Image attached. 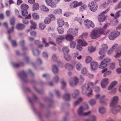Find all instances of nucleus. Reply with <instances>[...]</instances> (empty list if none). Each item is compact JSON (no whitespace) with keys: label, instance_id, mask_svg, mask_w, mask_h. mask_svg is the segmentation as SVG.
<instances>
[{"label":"nucleus","instance_id":"nucleus-1","mask_svg":"<svg viewBox=\"0 0 121 121\" xmlns=\"http://www.w3.org/2000/svg\"><path fill=\"white\" fill-rule=\"evenodd\" d=\"M20 8L22 16H27L28 13L27 10L29 8L28 5L25 4H22L21 5Z\"/></svg>","mask_w":121,"mask_h":121},{"label":"nucleus","instance_id":"nucleus-2","mask_svg":"<svg viewBox=\"0 0 121 121\" xmlns=\"http://www.w3.org/2000/svg\"><path fill=\"white\" fill-rule=\"evenodd\" d=\"M121 34V31H113L109 34L108 37L110 40H114Z\"/></svg>","mask_w":121,"mask_h":121},{"label":"nucleus","instance_id":"nucleus-3","mask_svg":"<svg viewBox=\"0 0 121 121\" xmlns=\"http://www.w3.org/2000/svg\"><path fill=\"white\" fill-rule=\"evenodd\" d=\"M100 31H92L91 32V38L96 39L99 36L101 35Z\"/></svg>","mask_w":121,"mask_h":121},{"label":"nucleus","instance_id":"nucleus-4","mask_svg":"<svg viewBox=\"0 0 121 121\" xmlns=\"http://www.w3.org/2000/svg\"><path fill=\"white\" fill-rule=\"evenodd\" d=\"M88 6L91 11L95 12L96 10L98 8L97 5L95 1H92L88 4Z\"/></svg>","mask_w":121,"mask_h":121},{"label":"nucleus","instance_id":"nucleus-5","mask_svg":"<svg viewBox=\"0 0 121 121\" xmlns=\"http://www.w3.org/2000/svg\"><path fill=\"white\" fill-rule=\"evenodd\" d=\"M110 61V60L109 58L104 59L100 63L99 67L100 69H103L106 67Z\"/></svg>","mask_w":121,"mask_h":121},{"label":"nucleus","instance_id":"nucleus-6","mask_svg":"<svg viewBox=\"0 0 121 121\" xmlns=\"http://www.w3.org/2000/svg\"><path fill=\"white\" fill-rule=\"evenodd\" d=\"M84 24L87 29H89L90 27L94 28L95 26L94 23L92 21L88 19L84 21Z\"/></svg>","mask_w":121,"mask_h":121},{"label":"nucleus","instance_id":"nucleus-7","mask_svg":"<svg viewBox=\"0 0 121 121\" xmlns=\"http://www.w3.org/2000/svg\"><path fill=\"white\" fill-rule=\"evenodd\" d=\"M83 108L82 107H80L78 110V115H79L86 116L90 114L91 112L89 111L87 112H83Z\"/></svg>","mask_w":121,"mask_h":121},{"label":"nucleus","instance_id":"nucleus-8","mask_svg":"<svg viewBox=\"0 0 121 121\" xmlns=\"http://www.w3.org/2000/svg\"><path fill=\"white\" fill-rule=\"evenodd\" d=\"M20 77L25 82H27V76L24 71H22L19 74Z\"/></svg>","mask_w":121,"mask_h":121},{"label":"nucleus","instance_id":"nucleus-9","mask_svg":"<svg viewBox=\"0 0 121 121\" xmlns=\"http://www.w3.org/2000/svg\"><path fill=\"white\" fill-rule=\"evenodd\" d=\"M78 81V78L75 77L73 79L72 78L69 80V83L70 85L72 86L77 85Z\"/></svg>","mask_w":121,"mask_h":121},{"label":"nucleus","instance_id":"nucleus-10","mask_svg":"<svg viewBox=\"0 0 121 121\" xmlns=\"http://www.w3.org/2000/svg\"><path fill=\"white\" fill-rule=\"evenodd\" d=\"M82 4V2H78L76 1H73L71 3L70 5V7L71 8H76L77 7L81 5Z\"/></svg>","mask_w":121,"mask_h":121},{"label":"nucleus","instance_id":"nucleus-11","mask_svg":"<svg viewBox=\"0 0 121 121\" xmlns=\"http://www.w3.org/2000/svg\"><path fill=\"white\" fill-rule=\"evenodd\" d=\"M108 82V78L104 79L102 80L101 82V86L103 88H105L107 86Z\"/></svg>","mask_w":121,"mask_h":121},{"label":"nucleus","instance_id":"nucleus-12","mask_svg":"<svg viewBox=\"0 0 121 121\" xmlns=\"http://www.w3.org/2000/svg\"><path fill=\"white\" fill-rule=\"evenodd\" d=\"M100 95L99 94H96L95 95V98L96 99H98V98H100V103L103 105H106V103L103 100L105 98V96L104 95L100 97Z\"/></svg>","mask_w":121,"mask_h":121},{"label":"nucleus","instance_id":"nucleus-13","mask_svg":"<svg viewBox=\"0 0 121 121\" xmlns=\"http://www.w3.org/2000/svg\"><path fill=\"white\" fill-rule=\"evenodd\" d=\"M57 23L59 25V27L57 28V30H60V29L59 28H60V29L62 27L64 24V22L63 19L60 18L57 20Z\"/></svg>","mask_w":121,"mask_h":121},{"label":"nucleus","instance_id":"nucleus-14","mask_svg":"<svg viewBox=\"0 0 121 121\" xmlns=\"http://www.w3.org/2000/svg\"><path fill=\"white\" fill-rule=\"evenodd\" d=\"M91 70L94 71L96 69L98 68V64L96 62H92L91 63Z\"/></svg>","mask_w":121,"mask_h":121},{"label":"nucleus","instance_id":"nucleus-15","mask_svg":"<svg viewBox=\"0 0 121 121\" xmlns=\"http://www.w3.org/2000/svg\"><path fill=\"white\" fill-rule=\"evenodd\" d=\"M118 98L117 96H115L113 97L112 100L110 104L111 106H114L118 101Z\"/></svg>","mask_w":121,"mask_h":121},{"label":"nucleus","instance_id":"nucleus-16","mask_svg":"<svg viewBox=\"0 0 121 121\" xmlns=\"http://www.w3.org/2000/svg\"><path fill=\"white\" fill-rule=\"evenodd\" d=\"M121 108V107L120 105H117L115 108H113L111 109V111L113 114H116L117 112L120 110Z\"/></svg>","mask_w":121,"mask_h":121},{"label":"nucleus","instance_id":"nucleus-17","mask_svg":"<svg viewBox=\"0 0 121 121\" xmlns=\"http://www.w3.org/2000/svg\"><path fill=\"white\" fill-rule=\"evenodd\" d=\"M106 17L105 15L102 14H100L98 17V21L100 22H102L105 19Z\"/></svg>","mask_w":121,"mask_h":121},{"label":"nucleus","instance_id":"nucleus-18","mask_svg":"<svg viewBox=\"0 0 121 121\" xmlns=\"http://www.w3.org/2000/svg\"><path fill=\"white\" fill-rule=\"evenodd\" d=\"M78 42L79 44L81 45L82 46H85L87 45V43L84 40L82 39L78 40Z\"/></svg>","mask_w":121,"mask_h":121},{"label":"nucleus","instance_id":"nucleus-19","mask_svg":"<svg viewBox=\"0 0 121 121\" xmlns=\"http://www.w3.org/2000/svg\"><path fill=\"white\" fill-rule=\"evenodd\" d=\"M73 39V36L71 34H68L65 36V39L67 41L71 42Z\"/></svg>","mask_w":121,"mask_h":121},{"label":"nucleus","instance_id":"nucleus-20","mask_svg":"<svg viewBox=\"0 0 121 121\" xmlns=\"http://www.w3.org/2000/svg\"><path fill=\"white\" fill-rule=\"evenodd\" d=\"M39 8V4L37 3H35L33 4L32 9L33 11H35L38 10Z\"/></svg>","mask_w":121,"mask_h":121},{"label":"nucleus","instance_id":"nucleus-21","mask_svg":"<svg viewBox=\"0 0 121 121\" xmlns=\"http://www.w3.org/2000/svg\"><path fill=\"white\" fill-rule=\"evenodd\" d=\"M25 27L24 25L21 23L17 24L16 26V28L18 30H23Z\"/></svg>","mask_w":121,"mask_h":121},{"label":"nucleus","instance_id":"nucleus-22","mask_svg":"<svg viewBox=\"0 0 121 121\" xmlns=\"http://www.w3.org/2000/svg\"><path fill=\"white\" fill-rule=\"evenodd\" d=\"M30 22L31 24L30 26V28L31 30H35L36 28V24L33 21L31 20L30 21Z\"/></svg>","mask_w":121,"mask_h":121},{"label":"nucleus","instance_id":"nucleus-23","mask_svg":"<svg viewBox=\"0 0 121 121\" xmlns=\"http://www.w3.org/2000/svg\"><path fill=\"white\" fill-rule=\"evenodd\" d=\"M52 70L54 74L57 73L58 72L57 67L55 65H53L52 66Z\"/></svg>","mask_w":121,"mask_h":121},{"label":"nucleus","instance_id":"nucleus-24","mask_svg":"<svg viewBox=\"0 0 121 121\" xmlns=\"http://www.w3.org/2000/svg\"><path fill=\"white\" fill-rule=\"evenodd\" d=\"M91 88L87 86L86 88L87 91L89 92L87 94V95L88 96H89L90 95H92V91Z\"/></svg>","mask_w":121,"mask_h":121},{"label":"nucleus","instance_id":"nucleus-25","mask_svg":"<svg viewBox=\"0 0 121 121\" xmlns=\"http://www.w3.org/2000/svg\"><path fill=\"white\" fill-rule=\"evenodd\" d=\"M63 97L65 101H68L70 99V94L68 93H66L64 95Z\"/></svg>","mask_w":121,"mask_h":121},{"label":"nucleus","instance_id":"nucleus-26","mask_svg":"<svg viewBox=\"0 0 121 121\" xmlns=\"http://www.w3.org/2000/svg\"><path fill=\"white\" fill-rule=\"evenodd\" d=\"M20 45L22 47V49L23 51H24L27 49V48L26 47L24 46V41L23 40L20 41Z\"/></svg>","mask_w":121,"mask_h":121},{"label":"nucleus","instance_id":"nucleus-27","mask_svg":"<svg viewBox=\"0 0 121 121\" xmlns=\"http://www.w3.org/2000/svg\"><path fill=\"white\" fill-rule=\"evenodd\" d=\"M117 83V82L115 81L112 82L108 87V89L109 90H110Z\"/></svg>","mask_w":121,"mask_h":121},{"label":"nucleus","instance_id":"nucleus-28","mask_svg":"<svg viewBox=\"0 0 121 121\" xmlns=\"http://www.w3.org/2000/svg\"><path fill=\"white\" fill-rule=\"evenodd\" d=\"M64 39V37L61 36L57 38L56 40V43L58 44H59Z\"/></svg>","mask_w":121,"mask_h":121},{"label":"nucleus","instance_id":"nucleus-29","mask_svg":"<svg viewBox=\"0 0 121 121\" xmlns=\"http://www.w3.org/2000/svg\"><path fill=\"white\" fill-rule=\"evenodd\" d=\"M106 110L105 108L103 107H100L99 108V112L100 114L104 113L105 112Z\"/></svg>","mask_w":121,"mask_h":121},{"label":"nucleus","instance_id":"nucleus-30","mask_svg":"<svg viewBox=\"0 0 121 121\" xmlns=\"http://www.w3.org/2000/svg\"><path fill=\"white\" fill-rule=\"evenodd\" d=\"M96 117L95 116H92L90 118L89 120L83 119V121H95Z\"/></svg>","mask_w":121,"mask_h":121},{"label":"nucleus","instance_id":"nucleus-31","mask_svg":"<svg viewBox=\"0 0 121 121\" xmlns=\"http://www.w3.org/2000/svg\"><path fill=\"white\" fill-rule=\"evenodd\" d=\"M65 68L69 70H72L73 69V66L70 64H67L65 66Z\"/></svg>","mask_w":121,"mask_h":121},{"label":"nucleus","instance_id":"nucleus-32","mask_svg":"<svg viewBox=\"0 0 121 121\" xmlns=\"http://www.w3.org/2000/svg\"><path fill=\"white\" fill-rule=\"evenodd\" d=\"M79 94V91L78 90H74L73 93L72 95L73 98H75Z\"/></svg>","mask_w":121,"mask_h":121},{"label":"nucleus","instance_id":"nucleus-33","mask_svg":"<svg viewBox=\"0 0 121 121\" xmlns=\"http://www.w3.org/2000/svg\"><path fill=\"white\" fill-rule=\"evenodd\" d=\"M32 52L33 55L35 56H38L40 54V52L38 49H33Z\"/></svg>","mask_w":121,"mask_h":121},{"label":"nucleus","instance_id":"nucleus-34","mask_svg":"<svg viewBox=\"0 0 121 121\" xmlns=\"http://www.w3.org/2000/svg\"><path fill=\"white\" fill-rule=\"evenodd\" d=\"M52 21V20L49 18L46 17L45 18L44 20V22L46 24H49Z\"/></svg>","mask_w":121,"mask_h":121},{"label":"nucleus","instance_id":"nucleus-35","mask_svg":"<svg viewBox=\"0 0 121 121\" xmlns=\"http://www.w3.org/2000/svg\"><path fill=\"white\" fill-rule=\"evenodd\" d=\"M62 51L65 54H67L69 51V50L67 47H65L63 48Z\"/></svg>","mask_w":121,"mask_h":121},{"label":"nucleus","instance_id":"nucleus-36","mask_svg":"<svg viewBox=\"0 0 121 121\" xmlns=\"http://www.w3.org/2000/svg\"><path fill=\"white\" fill-rule=\"evenodd\" d=\"M92 58L89 56H87L86 57L85 62L87 63H88L92 60Z\"/></svg>","mask_w":121,"mask_h":121},{"label":"nucleus","instance_id":"nucleus-37","mask_svg":"<svg viewBox=\"0 0 121 121\" xmlns=\"http://www.w3.org/2000/svg\"><path fill=\"white\" fill-rule=\"evenodd\" d=\"M41 10L43 11L48 12L49 11V9L45 6L43 5H41Z\"/></svg>","mask_w":121,"mask_h":121},{"label":"nucleus","instance_id":"nucleus-38","mask_svg":"<svg viewBox=\"0 0 121 121\" xmlns=\"http://www.w3.org/2000/svg\"><path fill=\"white\" fill-rule=\"evenodd\" d=\"M33 18L35 20L38 19L39 18V16L37 13H34L32 15Z\"/></svg>","mask_w":121,"mask_h":121},{"label":"nucleus","instance_id":"nucleus-39","mask_svg":"<svg viewBox=\"0 0 121 121\" xmlns=\"http://www.w3.org/2000/svg\"><path fill=\"white\" fill-rule=\"evenodd\" d=\"M95 48L92 46H90L88 48V51L90 52H94L95 50Z\"/></svg>","mask_w":121,"mask_h":121},{"label":"nucleus","instance_id":"nucleus-40","mask_svg":"<svg viewBox=\"0 0 121 121\" xmlns=\"http://www.w3.org/2000/svg\"><path fill=\"white\" fill-rule=\"evenodd\" d=\"M70 47L72 48H74L76 45V42L74 41H71L70 43Z\"/></svg>","mask_w":121,"mask_h":121},{"label":"nucleus","instance_id":"nucleus-41","mask_svg":"<svg viewBox=\"0 0 121 121\" xmlns=\"http://www.w3.org/2000/svg\"><path fill=\"white\" fill-rule=\"evenodd\" d=\"M39 28L41 30H43L46 27L45 25L43 23H40L39 25Z\"/></svg>","mask_w":121,"mask_h":121},{"label":"nucleus","instance_id":"nucleus-42","mask_svg":"<svg viewBox=\"0 0 121 121\" xmlns=\"http://www.w3.org/2000/svg\"><path fill=\"white\" fill-rule=\"evenodd\" d=\"M116 54L115 57L117 58L121 56V51L120 50L116 51Z\"/></svg>","mask_w":121,"mask_h":121},{"label":"nucleus","instance_id":"nucleus-43","mask_svg":"<svg viewBox=\"0 0 121 121\" xmlns=\"http://www.w3.org/2000/svg\"><path fill=\"white\" fill-rule=\"evenodd\" d=\"M82 100V98H80L78 100L76 101L75 102L74 104V106H77L79 104L80 102Z\"/></svg>","mask_w":121,"mask_h":121},{"label":"nucleus","instance_id":"nucleus-44","mask_svg":"<svg viewBox=\"0 0 121 121\" xmlns=\"http://www.w3.org/2000/svg\"><path fill=\"white\" fill-rule=\"evenodd\" d=\"M82 65L81 64L79 63H77L76 65V68L77 70H79L81 68Z\"/></svg>","mask_w":121,"mask_h":121},{"label":"nucleus","instance_id":"nucleus-45","mask_svg":"<svg viewBox=\"0 0 121 121\" xmlns=\"http://www.w3.org/2000/svg\"><path fill=\"white\" fill-rule=\"evenodd\" d=\"M15 20L14 17H12L11 18L10 21V24L11 25H14Z\"/></svg>","mask_w":121,"mask_h":121},{"label":"nucleus","instance_id":"nucleus-46","mask_svg":"<svg viewBox=\"0 0 121 121\" xmlns=\"http://www.w3.org/2000/svg\"><path fill=\"white\" fill-rule=\"evenodd\" d=\"M120 11H117L115 13V18L117 19L120 16Z\"/></svg>","mask_w":121,"mask_h":121},{"label":"nucleus","instance_id":"nucleus-47","mask_svg":"<svg viewBox=\"0 0 121 121\" xmlns=\"http://www.w3.org/2000/svg\"><path fill=\"white\" fill-rule=\"evenodd\" d=\"M62 11L61 9H58L55 10L54 12V13L55 14H60L61 13Z\"/></svg>","mask_w":121,"mask_h":121},{"label":"nucleus","instance_id":"nucleus-48","mask_svg":"<svg viewBox=\"0 0 121 121\" xmlns=\"http://www.w3.org/2000/svg\"><path fill=\"white\" fill-rule=\"evenodd\" d=\"M64 57L65 59L67 60H69L71 59V57L70 55L68 54H65Z\"/></svg>","mask_w":121,"mask_h":121},{"label":"nucleus","instance_id":"nucleus-49","mask_svg":"<svg viewBox=\"0 0 121 121\" xmlns=\"http://www.w3.org/2000/svg\"><path fill=\"white\" fill-rule=\"evenodd\" d=\"M48 17H49L52 20H54L56 19V17L53 14H49L48 15Z\"/></svg>","mask_w":121,"mask_h":121},{"label":"nucleus","instance_id":"nucleus-50","mask_svg":"<svg viewBox=\"0 0 121 121\" xmlns=\"http://www.w3.org/2000/svg\"><path fill=\"white\" fill-rule=\"evenodd\" d=\"M23 65L22 62L20 63H15L13 64V66L15 67H18L21 65Z\"/></svg>","mask_w":121,"mask_h":121},{"label":"nucleus","instance_id":"nucleus-51","mask_svg":"<svg viewBox=\"0 0 121 121\" xmlns=\"http://www.w3.org/2000/svg\"><path fill=\"white\" fill-rule=\"evenodd\" d=\"M87 72V70L86 68H83L81 70V73L83 74H86Z\"/></svg>","mask_w":121,"mask_h":121},{"label":"nucleus","instance_id":"nucleus-52","mask_svg":"<svg viewBox=\"0 0 121 121\" xmlns=\"http://www.w3.org/2000/svg\"><path fill=\"white\" fill-rule=\"evenodd\" d=\"M89 103L91 105H93L95 104L96 101L94 99H92L90 101Z\"/></svg>","mask_w":121,"mask_h":121},{"label":"nucleus","instance_id":"nucleus-53","mask_svg":"<svg viewBox=\"0 0 121 121\" xmlns=\"http://www.w3.org/2000/svg\"><path fill=\"white\" fill-rule=\"evenodd\" d=\"M102 49L104 50H105V51H106V50L108 48V46L106 44H103L102 45Z\"/></svg>","mask_w":121,"mask_h":121},{"label":"nucleus","instance_id":"nucleus-54","mask_svg":"<svg viewBox=\"0 0 121 121\" xmlns=\"http://www.w3.org/2000/svg\"><path fill=\"white\" fill-rule=\"evenodd\" d=\"M15 14L18 15V17L20 18H22V17L20 15H19V12L18 10L17 9H15Z\"/></svg>","mask_w":121,"mask_h":121},{"label":"nucleus","instance_id":"nucleus-55","mask_svg":"<svg viewBox=\"0 0 121 121\" xmlns=\"http://www.w3.org/2000/svg\"><path fill=\"white\" fill-rule=\"evenodd\" d=\"M87 35L88 34L87 33H83L81 35L80 37L82 39L85 38L87 37Z\"/></svg>","mask_w":121,"mask_h":121},{"label":"nucleus","instance_id":"nucleus-56","mask_svg":"<svg viewBox=\"0 0 121 121\" xmlns=\"http://www.w3.org/2000/svg\"><path fill=\"white\" fill-rule=\"evenodd\" d=\"M48 6H50V7L53 8H55L56 7V3H54L53 2H52Z\"/></svg>","mask_w":121,"mask_h":121},{"label":"nucleus","instance_id":"nucleus-57","mask_svg":"<svg viewBox=\"0 0 121 121\" xmlns=\"http://www.w3.org/2000/svg\"><path fill=\"white\" fill-rule=\"evenodd\" d=\"M76 20L78 21V22L80 23V25H81L82 22V19H80L79 18H75V19Z\"/></svg>","mask_w":121,"mask_h":121},{"label":"nucleus","instance_id":"nucleus-58","mask_svg":"<svg viewBox=\"0 0 121 121\" xmlns=\"http://www.w3.org/2000/svg\"><path fill=\"white\" fill-rule=\"evenodd\" d=\"M94 85V83L92 82H89L87 84L88 86L92 87Z\"/></svg>","mask_w":121,"mask_h":121},{"label":"nucleus","instance_id":"nucleus-59","mask_svg":"<svg viewBox=\"0 0 121 121\" xmlns=\"http://www.w3.org/2000/svg\"><path fill=\"white\" fill-rule=\"evenodd\" d=\"M86 7L85 5H83L80 8V10L81 11H83L85 9Z\"/></svg>","mask_w":121,"mask_h":121},{"label":"nucleus","instance_id":"nucleus-60","mask_svg":"<svg viewBox=\"0 0 121 121\" xmlns=\"http://www.w3.org/2000/svg\"><path fill=\"white\" fill-rule=\"evenodd\" d=\"M59 78L58 76H56L53 78V81L54 82H57L58 81Z\"/></svg>","mask_w":121,"mask_h":121},{"label":"nucleus","instance_id":"nucleus-61","mask_svg":"<svg viewBox=\"0 0 121 121\" xmlns=\"http://www.w3.org/2000/svg\"><path fill=\"white\" fill-rule=\"evenodd\" d=\"M101 34L105 35L109 33V31H100Z\"/></svg>","mask_w":121,"mask_h":121},{"label":"nucleus","instance_id":"nucleus-62","mask_svg":"<svg viewBox=\"0 0 121 121\" xmlns=\"http://www.w3.org/2000/svg\"><path fill=\"white\" fill-rule=\"evenodd\" d=\"M115 63H111L110 65V69H113L115 67Z\"/></svg>","mask_w":121,"mask_h":121},{"label":"nucleus","instance_id":"nucleus-63","mask_svg":"<svg viewBox=\"0 0 121 121\" xmlns=\"http://www.w3.org/2000/svg\"><path fill=\"white\" fill-rule=\"evenodd\" d=\"M106 51L105 50H104L101 48L100 50L99 51V53L100 55L105 54L104 53Z\"/></svg>","mask_w":121,"mask_h":121},{"label":"nucleus","instance_id":"nucleus-64","mask_svg":"<svg viewBox=\"0 0 121 121\" xmlns=\"http://www.w3.org/2000/svg\"><path fill=\"white\" fill-rule=\"evenodd\" d=\"M111 72L110 71H108L105 72L104 75V77H106L108 75H109L111 74Z\"/></svg>","mask_w":121,"mask_h":121}]
</instances>
